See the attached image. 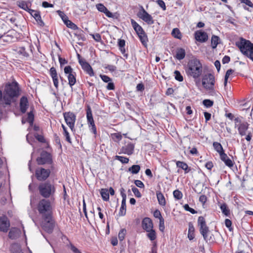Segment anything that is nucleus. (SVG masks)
<instances>
[{
  "label": "nucleus",
  "instance_id": "obj_1",
  "mask_svg": "<svg viewBox=\"0 0 253 253\" xmlns=\"http://www.w3.org/2000/svg\"><path fill=\"white\" fill-rule=\"evenodd\" d=\"M37 210L41 217V225L42 228L48 233H51L54 228V222L50 202L46 199L41 200L37 206Z\"/></svg>",
  "mask_w": 253,
  "mask_h": 253
},
{
  "label": "nucleus",
  "instance_id": "obj_2",
  "mask_svg": "<svg viewBox=\"0 0 253 253\" xmlns=\"http://www.w3.org/2000/svg\"><path fill=\"white\" fill-rule=\"evenodd\" d=\"M20 91L19 84L16 81L6 83L3 91V104L10 105L13 100L19 96Z\"/></svg>",
  "mask_w": 253,
  "mask_h": 253
},
{
  "label": "nucleus",
  "instance_id": "obj_3",
  "mask_svg": "<svg viewBox=\"0 0 253 253\" xmlns=\"http://www.w3.org/2000/svg\"><path fill=\"white\" fill-rule=\"evenodd\" d=\"M185 71L189 78L194 80L199 79L203 72V67L200 61L197 58L189 60L185 67Z\"/></svg>",
  "mask_w": 253,
  "mask_h": 253
},
{
  "label": "nucleus",
  "instance_id": "obj_4",
  "mask_svg": "<svg viewBox=\"0 0 253 253\" xmlns=\"http://www.w3.org/2000/svg\"><path fill=\"white\" fill-rule=\"evenodd\" d=\"M240 42H236V45L241 53L253 61V43L243 38H240Z\"/></svg>",
  "mask_w": 253,
  "mask_h": 253
},
{
  "label": "nucleus",
  "instance_id": "obj_5",
  "mask_svg": "<svg viewBox=\"0 0 253 253\" xmlns=\"http://www.w3.org/2000/svg\"><path fill=\"white\" fill-rule=\"evenodd\" d=\"M198 225L200 228V233L203 236L204 240L207 242L210 240L208 238V234L210 231L203 216H200L198 217Z\"/></svg>",
  "mask_w": 253,
  "mask_h": 253
},
{
  "label": "nucleus",
  "instance_id": "obj_6",
  "mask_svg": "<svg viewBox=\"0 0 253 253\" xmlns=\"http://www.w3.org/2000/svg\"><path fill=\"white\" fill-rule=\"evenodd\" d=\"M77 57L79 63L84 72L90 77H93L94 72L90 64L85 59H83L79 54H77Z\"/></svg>",
  "mask_w": 253,
  "mask_h": 253
},
{
  "label": "nucleus",
  "instance_id": "obj_7",
  "mask_svg": "<svg viewBox=\"0 0 253 253\" xmlns=\"http://www.w3.org/2000/svg\"><path fill=\"white\" fill-rule=\"evenodd\" d=\"M64 73L67 75L68 84L72 88L76 83V73L73 71L71 66H67L64 69Z\"/></svg>",
  "mask_w": 253,
  "mask_h": 253
},
{
  "label": "nucleus",
  "instance_id": "obj_8",
  "mask_svg": "<svg viewBox=\"0 0 253 253\" xmlns=\"http://www.w3.org/2000/svg\"><path fill=\"white\" fill-rule=\"evenodd\" d=\"M37 162L38 165L52 164V159L51 155L46 151H43L40 157L37 158Z\"/></svg>",
  "mask_w": 253,
  "mask_h": 253
},
{
  "label": "nucleus",
  "instance_id": "obj_9",
  "mask_svg": "<svg viewBox=\"0 0 253 253\" xmlns=\"http://www.w3.org/2000/svg\"><path fill=\"white\" fill-rule=\"evenodd\" d=\"M135 144L129 141H124V145L120 149V154H124L128 156L134 153Z\"/></svg>",
  "mask_w": 253,
  "mask_h": 253
},
{
  "label": "nucleus",
  "instance_id": "obj_10",
  "mask_svg": "<svg viewBox=\"0 0 253 253\" xmlns=\"http://www.w3.org/2000/svg\"><path fill=\"white\" fill-rule=\"evenodd\" d=\"M51 173L50 169H45L42 168L37 169L35 171V176L39 181L46 180Z\"/></svg>",
  "mask_w": 253,
  "mask_h": 253
},
{
  "label": "nucleus",
  "instance_id": "obj_11",
  "mask_svg": "<svg viewBox=\"0 0 253 253\" xmlns=\"http://www.w3.org/2000/svg\"><path fill=\"white\" fill-rule=\"evenodd\" d=\"M137 15L139 18L141 19L148 25H152L154 23L152 16L149 14L142 6H141V9L137 13Z\"/></svg>",
  "mask_w": 253,
  "mask_h": 253
},
{
  "label": "nucleus",
  "instance_id": "obj_12",
  "mask_svg": "<svg viewBox=\"0 0 253 253\" xmlns=\"http://www.w3.org/2000/svg\"><path fill=\"white\" fill-rule=\"evenodd\" d=\"M64 118L67 125L69 126L72 131H75L74 125L76 120V116L74 113L69 112L63 114Z\"/></svg>",
  "mask_w": 253,
  "mask_h": 253
},
{
  "label": "nucleus",
  "instance_id": "obj_13",
  "mask_svg": "<svg viewBox=\"0 0 253 253\" xmlns=\"http://www.w3.org/2000/svg\"><path fill=\"white\" fill-rule=\"evenodd\" d=\"M215 84L214 76L211 73L205 74L202 78V85L204 88L214 85Z\"/></svg>",
  "mask_w": 253,
  "mask_h": 253
},
{
  "label": "nucleus",
  "instance_id": "obj_14",
  "mask_svg": "<svg viewBox=\"0 0 253 253\" xmlns=\"http://www.w3.org/2000/svg\"><path fill=\"white\" fill-rule=\"evenodd\" d=\"M10 221L8 218L2 215L0 216V231L2 232H7L10 227Z\"/></svg>",
  "mask_w": 253,
  "mask_h": 253
},
{
  "label": "nucleus",
  "instance_id": "obj_15",
  "mask_svg": "<svg viewBox=\"0 0 253 253\" xmlns=\"http://www.w3.org/2000/svg\"><path fill=\"white\" fill-rule=\"evenodd\" d=\"M195 38L196 41L201 42H205L208 39V36L206 32L202 30H198L195 32Z\"/></svg>",
  "mask_w": 253,
  "mask_h": 253
},
{
  "label": "nucleus",
  "instance_id": "obj_16",
  "mask_svg": "<svg viewBox=\"0 0 253 253\" xmlns=\"http://www.w3.org/2000/svg\"><path fill=\"white\" fill-rule=\"evenodd\" d=\"M97 9L101 12L105 14V15L109 18H114V15L110 12L102 3H98L96 5Z\"/></svg>",
  "mask_w": 253,
  "mask_h": 253
},
{
  "label": "nucleus",
  "instance_id": "obj_17",
  "mask_svg": "<svg viewBox=\"0 0 253 253\" xmlns=\"http://www.w3.org/2000/svg\"><path fill=\"white\" fill-rule=\"evenodd\" d=\"M20 110L22 113H26L28 107L29 102L28 98L25 96H23L20 100Z\"/></svg>",
  "mask_w": 253,
  "mask_h": 253
},
{
  "label": "nucleus",
  "instance_id": "obj_18",
  "mask_svg": "<svg viewBox=\"0 0 253 253\" xmlns=\"http://www.w3.org/2000/svg\"><path fill=\"white\" fill-rule=\"evenodd\" d=\"M55 187L52 180H47L41 183L38 188V190H54Z\"/></svg>",
  "mask_w": 253,
  "mask_h": 253
},
{
  "label": "nucleus",
  "instance_id": "obj_19",
  "mask_svg": "<svg viewBox=\"0 0 253 253\" xmlns=\"http://www.w3.org/2000/svg\"><path fill=\"white\" fill-rule=\"evenodd\" d=\"M21 234V230L16 227H12L9 232L8 237L11 240L18 238Z\"/></svg>",
  "mask_w": 253,
  "mask_h": 253
},
{
  "label": "nucleus",
  "instance_id": "obj_20",
  "mask_svg": "<svg viewBox=\"0 0 253 253\" xmlns=\"http://www.w3.org/2000/svg\"><path fill=\"white\" fill-rule=\"evenodd\" d=\"M142 226L146 231L152 229L153 228L152 220L149 217H145L142 221Z\"/></svg>",
  "mask_w": 253,
  "mask_h": 253
},
{
  "label": "nucleus",
  "instance_id": "obj_21",
  "mask_svg": "<svg viewBox=\"0 0 253 253\" xmlns=\"http://www.w3.org/2000/svg\"><path fill=\"white\" fill-rule=\"evenodd\" d=\"M130 22L133 29L138 36H139L140 34L142 35L145 32L142 27L139 25L134 20L131 19Z\"/></svg>",
  "mask_w": 253,
  "mask_h": 253
},
{
  "label": "nucleus",
  "instance_id": "obj_22",
  "mask_svg": "<svg viewBox=\"0 0 253 253\" xmlns=\"http://www.w3.org/2000/svg\"><path fill=\"white\" fill-rule=\"evenodd\" d=\"M220 158L221 160L223 162L225 165L228 167H232L233 166L232 161L227 156V154L225 153L220 154Z\"/></svg>",
  "mask_w": 253,
  "mask_h": 253
},
{
  "label": "nucleus",
  "instance_id": "obj_23",
  "mask_svg": "<svg viewBox=\"0 0 253 253\" xmlns=\"http://www.w3.org/2000/svg\"><path fill=\"white\" fill-rule=\"evenodd\" d=\"M17 5L20 8L28 12L30 10L31 2L30 1L21 0L17 2Z\"/></svg>",
  "mask_w": 253,
  "mask_h": 253
},
{
  "label": "nucleus",
  "instance_id": "obj_24",
  "mask_svg": "<svg viewBox=\"0 0 253 253\" xmlns=\"http://www.w3.org/2000/svg\"><path fill=\"white\" fill-rule=\"evenodd\" d=\"M125 44L126 42L124 40L121 39L118 40V45L119 46V49L121 51V53L126 57V58H127L128 54L126 53V50L125 48Z\"/></svg>",
  "mask_w": 253,
  "mask_h": 253
},
{
  "label": "nucleus",
  "instance_id": "obj_25",
  "mask_svg": "<svg viewBox=\"0 0 253 253\" xmlns=\"http://www.w3.org/2000/svg\"><path fill=\"white\" fill-rule=\"evenodd\" d=\"M248 126L249 125L247 122H244L239 125L238 130L241 136H244L246 134V130L248 128Z\"/></svg>",
  "mask_w": 253,
  "mask_h": 253
},
{
  "label": "nucleus",
  "instance_id": "obj_26",
  "mask_svg": "<svg viewBox=\"0 0 253 253\" xmlns=\"http://www.w3.org/2000/svg\"><path fill=\"white\" fill-rule=\"evenodd\" d=\"M185 54V50L184 48H178L176 51V54L174 57L179 60H181L184 58Z\"/></svg>",
  "mask_w": 253,
  "mask_h": 253
},
{
  "label": "nucleus",
  "instance_id": "obj_27",
  "mask_svg": "<svg viewBox=\"0 0 253 253\" xmlns=\"http://www.w3.org/2000/svg\"><path fill=\"white\" fill-rule=\"evenodd\" d=\"M10 250L11 253H23L20 245L17 243L11 245Z\"/></svg>",
  "mask_w": 253,
  "mask_h": 253
},
{
  "label": "nucleus",
  "instance_id": "obj_28",
  "mask_svg": "<svg viewBox=\"0 0 253 253\" xmlns=\"http://www.w3.org/2000/svg\"><path fill=\"white\" fill-rule=\"evenodd\" d=\"M176 166L184 170L185 173H188L190 170V169L189 168L187 164L183 162L177 161L176 162Z\"/></svg>",
  "mask_w": 253,
  "mask_h": 253
},
{
  "label": "nucleus",
  "instance_id": "obj_29",
  "mask_svg": "<svg viewBox=\"0 0 253 253\" xmlns=\"http://www.w3.org/2000/svg\"><path fill=\"white\" fill-rule=\"evenodd\" d=\"M86 119L87 124L89 123H91L94 121L93 116L92 114V111L90 107L89 106H87L86 108Z\"/></svg>",
  "mask_w": 253,
  "mask_h": 253
},
{
  "label": "nucleus",
  "instance_id": "obj_30",
  "mask_svg": "<svg viewBox=\"0 0 253 253\" xmlns=\"http://www.w3.org/2000/svg\"><path fill=\"white\" fill-rule=\"evenodd\" d=\"M195 228L191 223H189L188 238L190 240H193L195 237Z\"/></svg>",
  "mask_w": 253,
  "mask_h": 253
},
{
  "label": "nucleus",
  "instance_id": "obj_31",
  "mask_svg": "<svg viewBox=\"0 0 253 253\" xmlns=\"http://www.w3.org/2000/svg\"><path fill=\"white\" fill-rule=\"evenodd\" d=\"M213 147L214 149L219 153V155H220V154L224 153L223 147L220 143L218 142H214L213 143Z\"/></svg>",
  "mask_w": 253,
  "mask_h": 253
},
{
  "label": "nucleus",
  "instance_id": "obj_32",
  "mask_svg": "<svg viewBox=\"0 0 253 253\" xmlns=\"http://www.w3.org/2000/svg\"><path fill=\"white\" fill-rule=\"evenodd\" d=\"M157 197L159 204L161 206H165L166 202L164 196L160 192L157 193Z\"/></svg>",
  "mask_w": 253,
  "mask_h": 253
},
{
  "label": "nucleus",
  "instance_id": "obj_33",
  "mask_svg": "<svg viewBox=\"0 0 253 253\" xmlns=\"http://www.w3.org/2000/svg\"><path fill=\"white\" fill-rule=\"evenodd\" d=\"M220 38L217 36L213 35L211 39V45L213 49L215 48L219 43Z\"/></svg>",
  "mask_w": 253,
  "mask_h": 253
},
{
  "label": "nucleus",
  "instance_id": "obj_34",
  "mask_svg": "<svg viewBox=\"0 0 253 253\" xmlns=\"http://www.w3.org/2000/svg\"><path fill=\"white\" fill-rule=\"evenodd\" d=\"M138 38L139 39V40L140 42H141L142 44L144 45L145 47H146L147 45V42H148V39L147 36L145 32H144L142 35L140 34L139 36H138Z\"/></svg>",
  "mask_w": 253,
  "mask_h": 253
},
{
  "label": "nucleus",
  "instance_id": "obj_35",
  "mask_svg": "<svg viewBox=\"0 0 253 253\" xmlns=\"http://www.w3.org/2000/svg\"><path fill=\"white\" fill-rule=\"evenodd\" d=\"M140 169V167L138 165H133L128 168V171L133 174H137Z\"/></svg>",
  "mask_w": 253,
  "mask_h": 253
},
{
  "label": "nucleus",
  "instance_id": "obj_36",
  "mask_svg": "<svg viewBox=\"0 0 253 253\" xmlns=\"http://www.w3.org/2000/svg\"><path fill=\"white\" fill-rule=\"evenodd\" d=\"M0 190H10L9 182L3 179L0 180Z\"/></svg>",
  "mask_w": 253,
  "mask_h": 253
},
{
  "label": "nucleus",
  "instance_id": "obj_37",
  "mask_svg": "<svg viewBox=\"0 0 253 253\" xmlns=\"http://www.w3.org/2000/svg\"><path fill=\"white\" fill-rule=\"evenodd\" d=\"M126 202L122 201L121 206L119 212V215L123 216L126 215Z\"/></svg>",
  "mask_w": 253,
  "mask_h": 253
},
{
  "label": "nucleus",
  "instance_id": "obj_38",
  "mask_svg": "<svg viewBox=\"0 0 253 253\" xmlns=\"http://www.w3.org/2000/svg\"><path fill=\"white\" fill-rule=\"evenodd\" d=\"M172 36L177 39L180 40L182 38V34L178 28H174L171 32Z\"/></svg>",
  "mask_w": 253,
  "mask_h": 253
},
{
  "label": "nucleus",
  "instance_id": "obj_39",
  "mask_svg": "<svg viewBox=\"0 0 253 253\" xmlns=\"http://www.w3.org/2000/svg\"><path fill=\"white\" fill-rule=\"evenodd\" d=\"M146 232H148L147 234V236L151 241H154L156 239V233L155 231L153 228L150 230L147 231Z\"/></svg>",
  "mask_w": 253,
  "mask_h": 253
},
{
  "label": "nucleus",
  "instance_id": "obj_40",
  "mask_svg": "<svg viewBox=\"0 0 253 253\" xmlns=\"http://www.w3.org/2000/svg\"><path fill=\"white\" fill-rule=\"evenodd\" d=\"M64 24L66 25V26L68 28H70L73 30H78L79 29V27L75 24L73 23L71 21H70L69 19L66 20Z\"/></svg>",
  "mask_w": 253,
  "mask_h": 253
},
{
  "label": "nucleus",
  "instance_id": "obj_41",
  "mask_svg": "<svg viewBox=\"0 0 253 253\" xmlns=\"http://www.w3.org/2000/svg\"><path fill=\"white\" fill-rule=\"evenodd\" d=\"M220 208L222 211V212L224 215H225L227 216H228L230 215V210L228 209V208L226 204H223L221 205Z\"/></svg>",
  "mask_w": 253,
  "mask_h": 253
},
{
  "label": "nucleus",
  "instance_id": "obj_42",
  "mask_svg": "<svg viewBox=\"0 0 253 253\" xmlns=\"http://www.w3.org/2000/svg\"><path fill=\"white\" fill-rule=\"evenodd\" d=\"M111 137L114 141L118 142L122 139L121 132H117L111 134Z\"/></svg>",
  "mask_w": 253,
  "mask_h": 253
},
{
  "label": "nucleus",
  "instance_id": "obj_43",
  "mask_svg": "<svg viewBox=\"0 0 253 253\" xmlns=\"http://www.w3.org/2000/svg\"><path fill=\"white\" fill-rule=\"evenodd\" d=\"M28 116L26 118L27 122L29 123L30 126H33L34 121V115L32 111L28 113Z\"/></svg>",
  "mask_w": 253,
  "mask_h": 253
},
{
  "label": "nucleus",
  "instance_id": "obj_44",
  "mask_svg": "<svg viewBox=\"0 0 253 253\" xmlns=\"http://www.w3.org/2000/svg\"><path fill=\"white\" fill-rule=\"evenodd\" d=\"M49 75L52 80L58 78L56 70L54 67L50 68L49 69Z\"/></svg>",
  "mask_w": 253,
  "mask_h": 253
},
{
  "label": "nucleus",
  "instance_id": "obj_45",
  "mask_svg": "<svg viewBox=\"0 0 253 253\" xmlns=\"http://www.w3.org/2000/svg\"><path fill=\"white\" fill-rule=\"evenodd\" d=\"M76 30L77 31L75 33V36L78 37L79 40H82L83 41H85V38L84 35V31L79 28Z\"/></svg>",
  "mask_w": 253,
  "mask_h": 253
},
{
  "label": "nucleus",
  "instance_id": "obj_46",
  "mask_svg": "<svg viewBox=\"0 0 253 253\" xmlns=\"http://www.w3.org/2000/svg\"><path fill=\"white\" fill-rule=\"evenodd\" d=\"M115 159L121 162L122 164H127L129 162V159L127 157L124 156H120L116 155L115 157Z\"/></svg>",
  "mask_w": 253,
  "mask_h": 253
},
{
  "label": "nucleus",
  "instance_id": "obj_47",
  "mask_svg": "<svg viewBox=\"0 0 253 253\" xmlns=\"http://www.w3.org/2000/svg\"><path fill=\"white\" fill-rule=\"evenodd\" d=\"M234 72V70H233L231 69H228L226 71L225 77H224V85L225 86H226V85H227L228 78Z\"/></svg>",
  "mask_w": 253,
  "mask_h": 253
},
{
  "label": "nucleus",
  "instance_id": "obj_48",
  "mask_svg": "<svg viewBox=\"0 0 253 253\" xmlns=\"http://www.w3.org/2000/svg\"><path fill=\"white\" fill-rule=\"evenodd\" d=\"M100 194L103 200L108 201L109 200V191H100Z\"/></svg>",
  "mask_w": 253,
  "mask_h": 253
},
{
  "label": "nucleus",
  "instance_id": "obj_49",
  "mask_svg": "<svg viewBox=\"0 0 253 253\" xmlns=\"http://www.w3.org/2000/svg\"><path fill=\"white\" fill-rule=\"evenodd\" d=\"M174 75L175 79L177 81L182 82L183 81V77L179 71L175 70L174 72Z\"/></svg>",
  "mask_w": 253,
  "mask_h": 253
},
{
  "label": "nucleus",
  "instance_id": "obj_50",
  "mask_svg": "<svg viewBox=\"0 0 253 253\" xmlns=\"http://www.w3.org/2000/svg\"><path fill=\"white\" fill-rule=\"evenodd\" d=\"M28 12L35 18V20L41 16L40 12L39 11L30 9V10Z\"/></svg>",
  "mask_w": 253,
  "mask_h": 253
},
{
  "label": "nucleus",
  "instance_id": "obj_51",
  "mask_svg": "<svg viewBox=\"0 0 253 253\" xmlns=\"http://www.w3.org/2000/svg\"><path fill=\"white\" fill-rule=\"evenodd\" d=\"M203 104L206 107V108H210L211 106H212L213 104V101L210 100V99H204L203 101Z\"/></svg>",
  "mask_w": 253,
  "mask_h": 253
},
{
  "label": "nucleus",
  "instance_id": "obj_52",
  "mask_svg": "<svg viewBox=\"0 0 253 253\" xmlns=\"http://www.w3.org/2000/svg\"><path fill=\"white\" fill-rule=\"evenodd\" d=\"M126 233V230L125 229H121L118 234V238L120 241H123L125 237Z\"/></svg>",
  "mask_w": 253,
  "mask_h": 253
},
{
  "label": "nucleus",
  "instance_id": "obj_53",
  "mask_svg": "<svg viewBox=\"0 0 253 253\" xmlns=\"http://www.w3.org/2000/svg\"><path fill=\"white\" fill-rule=\"evenodd\" d=\"M57 13H58V15L61 18L64 23L66 22V20L68 19V16L65 14V13L63 11L59 10L57 11Z\"/></svg>",
  "mask_w": 253,
  "mask_h": 253
},
{
  "label": "nucleus",
  "instance_id": "obj_54",
  "mask_svg": "<svg viewBox=\"0 0 253 253\" xmlns=\"http://www.w3.org/2000/svg\"><path fill=\"white\" fill-rule=\"evenodd\" d=\"M174 197L177 200H180L182 198L183 194L180 191H173Z\"/></svg>",
  "mask_w": 253,
  "mask_h": 253
},
{
  "label": "nucleus",
  "instance_id": "obj_55",
  "mask_svg": "<svg viewBox=\"0 0 253 253\" xmlns=\"http://www.w3.org/2000/svg\"><path fill=\"white\" fill-rule=\"evenodd\" d=\"M100 78L105 83H108L112 81V79L107 75L100 74Z\"/></svg>",
  "mask_w": 253,
  "mask_h": 253
},
{
  "label": "nucleus",
  "instance_id": "obj_56",
  "mask_svg": "<svg viewBox=\"0 0 253 253\" xmlns=\"http://www.w3.org/2000/svg\"><path fill=\"white\" fill-rule=\"evenodd\" d=\"M35 137L41 143H45V140L43 135L39 134L38 133H36L35 134Z\"/></svg>",
  "mask_w": 253,
  "mask_h": 253
},
{
  "label": "nucleus",
  "instance_id": "obj_57",
  "mask_svg": "<svg viewBox=\"0 0 253 253\" xmlns=\"http://www.w3.org/2000/svg\"><path fill=\"white\" fill-rule=\"evenodd\" d=\"M207 90L209 91V93L211 95H216V91L214 88V85H211L210 86H208L207 88H205Z\"/></svg>",
  "mask_w": 253,
  "mask_h": 253
},
{
  "label": "nucleus",
  "instance_id": "obj_58",
  "mask_svg": "<svg viewBox=\"0 0 253 253\" xmlns=\"http://www.w3.org/2000/svg\"><path fill=\"white\" fill-rule=\"evenodd\" d=\"M41 194L44 197H48L54 191H40Z\"/></svg>",
  "mask_w": 253,
  "mask_h": 253
},
{
  "label": "nucleus",
  "instance_id": "obj_59",
  "mask_svg": "<svg viewBox=\"0 0 253 253\" xmlns=\"http://www.w3.org/2000/svg\"><path fill=\"white\" fill-rule=\"evenodd\" d=\"M225 224L230 231H232L233 230V228L232 227V222L230 219H226L225 220Z\"/></svg>",
  "mask_w": 253,
  "mask_h": 253
},
{
  "label": "nucleus",
  "instance_id": "obj_60",
  "mask_svg": "<svg viewBox=\"0 0 253 253\" xmlns=\"http://www.w3.org/2000/svg\"><path fill=\"white\" fill-rule=\"evenodd\" d=\"M92 38L97 42H100L101 41V37L98 33L95 34H90Z\"/></svg>",
  "mask_w": 253,
  "mask_h": 253
},
{
  "label": "nucleus",
  "instance_id": "obj_61",
  "mask_svg": "<svg viewBox=\"0 0 253 253\" xmlns=\"http://www.w3.org/2000/svg\"><path fill=\"white\" fill-rule=\"evenodd\" d=\"M54 141H55V142L56 143V144H57L60 148H61L62 145H61V143L60 142V139L59 137L58 136V135L57 134H56V133L54 134Z\"/></svg>",
  "mask_w": 253,
  "mask_h": 253
},
{
  "label": "nucleus",
  "instance_id": "obj_62",
  "mask_svg": "<svg viewBox=\"0 0 253 253\" xmlns=\"http://www.w3.org/2000/svg\"><path fill=\"white\" fill-rule=\"evenodd\" d=\"M165 228L164 219H160V220H159V229L161 231L163 232L165 230Z\"/></svg>",
  "mask_w": 253,
  "mask_h": 253
},
{
  "label": "nucleus",
  "instance_id": "obj_63",
  "mask_svg": "<svg viewBox=\"0 0 253 253\" xmlns=\"http://www.w3.org/2000/svg\"><path fill=\"white\" fill-rule=\"evenodd\" d=\"M104 68L109 70L111 72L115 71L117 70V67L113 65H107Z\"/></svg>",
  "mask_w": 253,
  "mask_h": 253
},
{
  "label": "nucleus",
  "instance_id": "obj_64",
  "mask_svg": "<svg viewBox=\"0 0 253 253\" xmlns=\"http://www.w3.org/2000/svg\"><path fill=\"white\" fill-rule=\"evenodd\" d=\"M19 53L24 56V57H28L29 54L26 51L25 48L24 47H22L20 48Z\"/></svg>",
  "mask_w": 253,
  "mask_h": 253
}]
</instances>
